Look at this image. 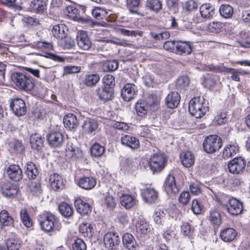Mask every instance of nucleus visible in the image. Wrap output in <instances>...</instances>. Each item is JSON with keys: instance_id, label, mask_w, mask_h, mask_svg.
Returning a JSON list of instances; mask_svg holds the SVG:
<instances>
[{"instance_id": "4c0bfd02", "label": "nucleus", "mask_w": 250, "mask_h": 250, "mask_svg": "<svg viewBox=\"0 0 250 250\" xmlns=\"http://www.w3.org/2000/svg\"><path fill=\"white\" fill-rule=\"evenodd\" d=\"M238 151V146L235 144H230L225 147L223 151L222 156L224 159H228L236 153Z\"/></svg>"}, {"instance_id": "4be33fe9", "label": "nucleus", "mask_w": 250, "mask_h": 250, "mask_svg": "<svg viewBox=\"0 0 250 250\" xmlns=\"http://www.w3.org/2000/svg\"><path fill=\"white\" fill-rule=\"evenodd\" d=\"M136 231L141 237L144 236L150 231V227L148 222L146 220H139L135 225Z\"/></svg>"}, {"instance_id": "338daca9", "label": "nucleus", "mask_w": 250, "mask_h": 250, "mask_svg": "<svg viewBox=\"0 0 250 250\" xmlns=\"http://www.w3.org/2000/svg\"><path fill=\"white\" fill-rule=\"evenodd\" d=\"M191 209L195 214H200L202 211V206L199 204L198 201L193 200L192 203Z\"/></svg>"}, {"instance_id": "a211bd4d", "label": "nucleus", "mask_w": 250, "mask_h": 250, "mask_svg": "<svg viewBox=\"0 0 250 250\" xmlns=\"http://www.w3.org/2000/svg\"><path fill=\"white\" fill-rule=\"evenodd\" d=\"M96 180L92 177L83 176L78 180V185L85 190H90L96 185Z\"/></svg>"}, {"instance_id": "e433bc0d", "label": "nucleus", "mask_w": 250, "mask_h": 250, "mask_svg": "<svg viewBox=\"0 0 250 250\" xmlns=\"http://www.w3.org/2000/svg\"><path fill=\"white\" fill-rule=\"evenodd\" d=\"M58 208L61 214L65 218H69L73 214V208L65 202L60 204L58 206Z\"/></svg>"}, {"instance_id": "5fc2aeb1", "label": "nucleus", "mask_w": 250, "mask_h": 250, "mask_svg": "<svg viewBox=\"0 0 250 250\" xmlns=\"http://www.w3.org/2000/svg\"><path fill=\"white\" fill-rule=\"evenodd\" d=\"M104 87H107L113 89L114 83V77L109 74L105 75L103 78Z\"/></svg>"}, {"instance_id": "cd10ccee", "label": "nucleus", "mask_w": 250, "mask_h": 250, "mask_svg": "<svg viewBox=\"0 0 250 250\" xmlns=\"http://www.w3.org/2000/svg\"><path fill=\"white\" fill-rule=\"evenodd\" d=\"M120 201L122 206L126 209L132 208L136 202L134 197L129 194H123L120 198Z\"/></svg>"}, {"instance_id": "dca6fc26", "label": "nucleus", "mask_w": 250, "mask_h": 250, "mask_svg": "<svg viewBox=\"0 0 250 250\" xmlns=\"http://www.w3.org/2000/svg\"><path fill=\"white\" fill-rule=\"evenodd\" d=\"M158 193L154 188H146L141 190V195L146 203L152 204L155 203L158 198Z\"/></svg>"}, {"instance_id": "49530a36", "label": "nucleus", "mask_w": 250, "mask_h": 250, "mask_svg": "<svg viewBox=\"0 0 250 250\" xmlns=\"http://www.w3.org/2000/svg\"><path fill=\"white\" fill-rule=\"evenodd\" d=\"M103 205L107 209L112 210L116 206V202L113 196L108 194L104 197Z\"/></svg>"}, {"instance_id": "052dcab7", "label": "nucleus", "mask_w": 250, "mask_h": 250, "mask_svg": "<svg viewBox=\"0 0 250 250\" xmlns=\"http://www.w3.org/2000/svg\"><path fill=\"white\" fill-rule=\"evenodd\" d=\"M190 199V195L188 191L182 192L179 197V202L183 205H187Z\"/></svg>"}, {"instance_id": "72a5a7b5", "label": "nucleus", "mask_w": 250, "mask_h": 250, "mask_svg": "<svg viewBox=\"0 0 250 250\" xmlns=\"http://www.w3.org/2000/svg\"><path fill=\"white\" fill-rule=\"evenodd\" d=\"M236 235L235 230L232 228H226L220 232V237L225 242H230L234 239Z\"/></svg>"}, {"instance_id": "4468645a", "label": "nucleus", "mask_w": 250, "mask_h": 250, "mask_svg": "<svg viewBox=\"0 0 250 250\" xmlns=\"http://www.w3.org/2000/svg\"><path fill=\"white\" fill-rule=\"evenodd\" d=\"M121 142L123 145L128 146L131 149H136L140 147L139 140L130 135L123 134Z\"/></svg>"}, {"instance_id": "c756f323", "label": "nucleus", "mask_w": 250, "mask_h": 250, "mask_svg": "<svg viewBox=\"0 0 250 250\" xmlns=\"http://www.w3.org/2000/svg\"><path fill=\"white\" fill-rule=\"evenodd\" d=\"M94 225L87 222L82 223L79 227L80 232L84 237L90 238L94 232Z\"/></svg>"}, {"instance_id": "c85d7f7f", "label": "nucleus", "mask_w": 250, "mask_h": 250, "mask_svg": "<svg viewBox=\"0 0 250 250\" xmlns=\"http://www.w3.org/2000/svg\"><path fill=\"white\" fill-rule=\"evenodd\" d=\"M182 165L186 167H190L194 163V157L189 151L183 152L180 155Z\"/></svg>"}, {"instance_id": "f3484780", "label": "nucleus", "mask_w": 250, "mask_h": 250, "mask_svg": "<svg viewBox=\"0 0 250 250\" xmlns=\"http://www.w3.org/2000/svg\"><path fill=\"white\" fill-rule=\"evenodd\" d=\"M9 177L15 181H19L22 178V171L20 167L16 165H11L7 169Z\"/></svg>"}, {"instance_id": "3c124183", "label": "nucleus", "mask_w": 250, "mask_h": 250, "mask_svg": "<svg viewBox=\"0 0 250 250\" xmlns=\"http://www.w3.org/2000/svg\"><path fill=\"white\" fill-rule=\"evenodd\" d=\"M21 241L17 239L9 238L6 241L8 250H18L21 246Z\"/></svg>"}, {"instance_id": "774afa93", "label": "nucleus", "mask_w": 250, "mask_h": 250, "mask_svg": "<svg viewBox=\"0 0 250 250\" xmlns=\"http://www.w3.org/2000/svg\"><path fill=\"white\" fill-rule=\"evenodd\" d=\"M201 184L198 183H194L190 186V190L191 193L195 195H198L201 193Z\"/></svg>"}, {"instance_id": "69168bd1", "label": "nucleus", "mask_w": 250, "mask_h": 250, "mask_svg": "<svg viewBox=\"0 0 250 250\" xmlns=\"http://www.w3.org/2000/svg\"><path fill=\"white\" fill-rule=\"evenodd\" d=\"M181 231L183 234L188 237H190L193 232L190 225L189 224H184L181 227Z\"/></svg>"}, {"instance_id": "6e6d98bb", "label": "nucleus", "mask_w": 250, "mask_h": 250, "mask_svg": "<svg viewBox=\"0 0 250 250\" xmlns=\"http://www.w3.org/2000/svg\"><path fill=\"white\" fill-rule=\"evenodd\" d=\"M33 46L34 48L41 49H45L47 50H51L53 48L52 44L50 42L42 41L35 42Z\"/></svg>"}, {"instance_id": "f704fd0d", "label": "nucleus", "mask_w": 250, "mask_h": 250, "mask_svg": "<svg viewBox=\"0 0 250 250\" xmlns=\"http://www.w3.org/2000/svg\"><path fill=\"white\" fill-rule=\"evenodd\" d=\"M66 29L63 24H57L53 27L52 33L53 36L58 39L65 38L66 34L65 30Z\"/></svg>"}, {"instance_id": "f03ea898", "label": "nucleus", "mask_w": 250, "mask_h": 250, "mask_svg": "<svg viewBox=\"0 0 250 250\" xmlns=\"http://www.w3.org/2000/svg\"><path fill=\"white\" fill-rule=\"evenodd\" d=\"M38 219L41 229L45 232L52 231L57 221V218L49 212L41 214Z\"/></svg>"}, {"instance_id": "603ef678", "label": "nucleus", "mask_w": 250, "mask_h": 250, "mask_svg": "<svg viewBox=\"0 0 250 250\" xmlns=\"http://www.w3.org/2000/svg\"><path fill=\"white\" fill-rule=\"evenodd\" d=\"M166 213L160 209H157L153 216L154 221L156 224L163 225Z\"/></svg>"}, {"instance_id": "8fccbe9b", "label": "nucleus", "mask_w": 250, "mask_h": 250, "mask_svg": "<svg viewBox=\"0 0 250 250\" xmlns=\"http://www.w3.org/2000/svg\"><path fill=\"white\" fill-rule=\"evenodd\" d=\"M20 216L23 224L27 228H30L32 225V222L29 217L27 209H21L20 212Z\"/></svg>"}, {"instance_id": "2f4dec72", "label": "nucleus", "mask_w": 250, "mask_h": 250, "mask_svg": "<svg viewBox=\"0 0 250 250\" xmlns=\"http://www.w3.org/2000/svg\"><path fill=\"white\" fill-rule=\"evenodd\" d=\"M191 52L190 45L185 42L177 41L175 52L177 54L182 55L183 54H189Z\"/></svg>"}, {"instance_id": "0eeeda50", "label": "nucleus", "mask_w": 250, "mask_h": 250, "mask_svg": "<svg viewBox=\"0 0 250 250\" xmlns=\"http://www.w3.org/2000/svg\"><path fill=\"white\" fill-rule=\"evenodd\" d=\"M49 145L53 147H59L62 146L64 141L63 134L59 131H52L46 136Z\"/></svg>"}, {"instance_id": "20e7f679", "label": "nucleus", "mask_w": 250, "mask_h": 250, "mask_svg": "<svg viewBox=\"0 0 250 250\" xmlns=\"http://www.w3.org/2000/svg\"><path fill=\"white\" fill-rule=\"evenodd\" d=\"M167 162V159L164 154H154L151 157L149 162L150 169L153 173H159L164 169Z\"/></svg>"}, {"instance_id": "39448f33", "label": "nucleus", "mask_w": 250, "mask_h": 250, "mask_svg": "<svg viewBox=\"0 0 250 250\" xmlns=\"http://www.w3.org/2000/svg\"><path fill=\"white\" fill-rule=\"evenodd\" d=\"M10 108L17 116H21L26 112V106L24 101L20 98L10 99Z\"/></svg>"}, {"instance_id": "e2e57ef3", "label": "nucleus", "mask_w": 250, "mask_h": 250, "mask_svg": "<svg viewBox=\"0 0 250 250\" xmlns=\"http://www.w3.org/2000/svg\"><path fill=\"white\" fill-rule=\"evenodd\" d=\"M118 62L116 60L108 61L105 64L104 67H106V70L113 71L118 67Z\"/></svg>"}, {"instance_id": "ea45409f", "label": "nucleus", "mask_w": 250, "mask_h": 250, "mask_svg": "<svg viewBox=\"0 0 250 250\" xmlns=\"http://www.w3.org/2000/svg\"><path fill=\"white\" fill-rule=\"evenodd\" d=\"M219 13L222 17L229 19L232 16L233 9L229 4H222L219 8Z\"/></svg>"}, {"instance_id": "9b49d317", "label": "nucleus", "mask_w": 250, "mask_h": 250, "mask_svg": "<svg viewBox=\"0 0 250 250\" xmlns=\"http://www.w3.org/2000/svg\"><path fill=\"white\" fill-rule=\"evenodd\" d=\"M163 188L167 194H176L179 191V188L176 185L174 176L170 174L167 177L163 185Z\"/></svg>"}, {"instance_id": "a18cd8bd", "label": "nucleus", "mask_w": 250, "mask_h": 250, "mask_svg": "<svg viewBox=\"0 0 250 250\" xmlns=\"http://www.w3.org/2000/svg\"><path fill=\"white\" fill-rule=\"evenodd\" d=\"M46 6L45 2L42 0H34L31 4V7L37 13L43 12Z\"/></svg>"}, {"instance_id": "bf43d9fd", "label": "nucleus", "mask_w": 250, "mask_h": 250, "mask_svg": "<svg viewBox=\"0 0 250 250\" xmlns=\"http://www.w3.org/2000/svg\"><path fill=\"white\" fill-rule=\"evenodd\" d=\"M189 79L187 76L180 77L176 81V85L180 88H184L188 86Z\"/></svg>"}, {"instance_id": "2eb2a0df", "label": "nucleus", "mask_w": 250, "mask_h": 250, "mask_svg": "<svg viewBox=\"0 0 250 250\" xmlns=\"http://www.w3.org/2000/svg\"><path fill=\"white\" fill-rule=\"evenodd\" d=\"M76 40L78 45L84 50H88L91 46V42L84 31H82L77 35Z\"/></svg>"}, {"instance_id": "473e14b6", "label": "nucleus", "mask_w": 250, "mask_h": 250, "mask_svg": "<svg viewBox=\"0 0 250 250\" xmlns=\"http://www.w3.org/2000/svg\"><path fill=\"white\" fill-rule=\"evenodd\" d=\"M66 10L69 17H72L74 19H77L79 21L86 23L90 21V19L88 18L79 17L78 16L79 10L73 5L67 6Z\"/></svg>"}, {"instance_id": "de8ad7c7", "label": "nucleus", "mask_w": 250, "mask_h": 250, "mask_svg": "<svg viewBox=\"0 0 250 250\" xmlns=\"http://www.w3.org/2000/svg\"><path fill=\"white\" fill-rule=\"evenodd\" d=\"M216 15L215 7L210 3H204V19H210Z\"/></svg>"}, {"instance_id": "b1692460", "label": "nucleus", "mask_w": 250, "mask_h": 250, "mask_svg": "<svg viewBox=\"0 0 250 250\" xmlns=\"http://www.w3.org/2000/svg\"><path fill=\"white\" fill-rule=\"evenodd\" d=\"M180 96L177 92H172L169 93L166 99L167 106L169 108H174L179 104Z\"/></svg>"}, {"instance_id": "864d4df0", "label": "nucleus", "mask_w": 250, "mask_h": 250, "mask_svg": "<svg viewBox=\"0 0 250 250\" xmlns=\"http://www.w3.org/2000/svg\"><path fill=\"white\" fill-rule=\"evenodd\" d=\"M92 14L96 19L100 20L103 19L107 14V12L103 8L95 7L92 10Z\"/></svg>"}, {"instance_id": "a878e982", "label": "nucleus", "mask_w": 250, "mask_h": 250, "mask_svg": "<svg viewBox=\"0 0 250 250\" xmlns=\"http://www.w3.org/2000/svg\"><path fill=\"white\" fill-rule=\"evenodd\" d=\"M30 143L33 149L39 150L43 146V138L40 134L35 133L31 136Z\"/></svg>"}, {"instance_id": "13d9d810", "label": "nucleus", "mask_w": 250, "mask_h": 250, "mask_svg": "<svg viewBox=\"0 0 250 250\" xmlns=\"http://www.w3.org/2000/svg\"><path fill=\"white\" fill-rule=\"evenodd\" d=\"M240 36L242 40L239 42L240 45L245 48L250 47V41L247 40L249 33L245 31H241L240 33Z\"/></svg>"}, {"instance_id": "c9c22d12", "label": "nucleus", "mask_w": 250, "mask_h": 250, "mask_svg": "<svg viewBox=\"0 0 250 250\" xmlns=\"http://www.w3.org/2000/svg\"><path fill=\"white\" fill-rule=\"evenodd\" d=\"M25 173L29 179H34L39 174V170L37 166L32 162H28L25 166Z\"/></svg>"}, {"instance_id": "a19ab883", "label": "nucleus", "mask_w": 250, "mask_h": 250, "mask_svg": "<svg viewBox=\"0 0 250 250\" xmlns=\"http://www.w3.org/2000/svg\"><path fill=\"white\" fill-rule=\"evenodd\" d=\"M0 222L3 226H9L13 224L14 219L9 215L8 211L2 210L0 212Z\"/></svg>"}, {"instance_id": "393cba45", "label": "nucleus", "mask_w": 250, "mask_h": 250, "mask_svg": "<svg viewBox=\"0 0 250 250\" xmlns=\"http://www.w3.org/2000/svg\"><path fill=\"white\" fill-rule=\"evenodd\" d=\"M63 124L65 128L69 130L75 129L78 125V120L75 115L69 113L63 118Z\"/></svg>"}, {"instance_id": "412c9836", "label": "nucleus", "mask_w": 250, "mask_h": 250, "mask_svg": "<svg viewBox=\"0 0 250 250\" xmlns=\"http://www.w3.org/2000/svg\"><path fill=\"white\" fill-rule=\"evenodd\" d=\"M74 206L77 211L82 215L88 214L91 212V206L81 198L75 200Z\"/></svg>"}, {"instance_id": "4d7b16f0", "label": "nucleus", "mask_w": 250, "mask_h": 250, "mask_svg": "<svg viewBox=\"0 0 250 250\" xmlns=\"http://www.w3.org/2000/svg\"><path fill=\"white\" fill-rule=\"evenodd\" d=\"M78 149L75 146H73L72 144H67L66 147V156L68 158H76V151Z\"/></svg>"}, {"instance_id": "ddd939ff", "label": "nucleus", "mask_w": 250, "mask_h": 250, "mask_svg": "<svg viewBox=\"0 0 250 250\" xmlns=\"http://www.w3.org/2000/svg\"><path fill=\"white\" fill-rule=\"evenodd\" d=\"M1 190L5 197L14 198L18 194L19 188L16 184L5 183L2 185Z\"/></svg>"}, {"instance_id": "58836bf2", "label": "nucleus", "mask_w": 250, "mask_h": 250, "mask_svg": "<svg viewBox=\"0 0 250 250\" xmlns=\"http://www.w3.org/2000/svg\"><path fill=\"white\" fill-rule=\"evenodd\" d=\"M146 6L151 11L158 13L162 8V1L161 0H146Z\"/></svg>"}, {"instance_id": "423d86ee", "label": "nucleus", "mask_w": 250, "mask_h": 250, "mask_svg": "<svg viewBox=\"0 0 250 250\" xmlns=\"http://www.w3.org/2000/svg\"><path fill=\"white\" fill-rule=\"evenodd\" d=\"M245 167L246 162L241 157L234 158L228 164L229 171L234 174L242 173L244 171Z\"/></svg>"}, {"instance_id": "f257e3e1", "label": "nucleus", "mask_w": 250, "mask_h": 250, "mask_svg": "<svg viewBox=\"0 0 250 250\" xmlns=\"http://www.w3.org/2000/svg\"><path fill=\"white\" fill-rule=\"evenodd\" d=\"M11 79L15 85L21 90L30 91L35 86L33 79L26 73L14 72L11 75Z\"/></svg>"}, {"instance_id": "5701e85b", "label": "nucleus", "mask_w": 250, "mask_h": 250, "mask_svg": "<svg viewBox=\"0 0 250 250\" xmlns=\"http://www.w3.org/2000/svg\"><path fill=\"white\" fill-rule=\"evenodd\" d=\"M98 127V124L97 122L91 119H86L83 121L82 125V128L84 132L89 134H95Z\"/></svg>"}, {"instance_id": "c03bdc74", "label": "nucleus", "mask_w": 250, "mask_h": 250, "mask_svg": "<svg viewBox=\"0 0 250 250\" xmlns=\"http://www.w3.org/2000/svg\"><path fill=\"white\" fill-rule=\"evenodd\" d=\"M135 109L138 116L143 117L147 112V106L146 103L143 100L138 101L135 105Z\"/></svg>"}, {"instance_id": "6ab92c4d", "label": "nucleus", "mask_w": 250, "mask_h": 250, "mask_svg": "<svg viewBox=\"0 0 250 250\" xmlns=\"http://www.w3.org/2000/svg\"><path fill=\"white\" fill-rule=\"evenodd\" d=\"M49 183L52 188L55 191H60L64 187L62 176L57 173H53L50 176Z\"/></svg>"}, {"instance_id": "6e6552de", "label": "nucleus", "mask_w": 250, "mask_h": 250, "mask_svg": "<svg viewBox=\"0 0 250 250\" xmlns=\"http://www.w3.org/2000/svg\"><path fill=\"white\" fill-rule=\"evenodd\" d=\"M202 107L203 103H200L197 98H194L189 102L188 110L191 115L197 119H201L203 115Z\"/></svg>"}, {"instance_id": "7ed1b4c3", "label": "nucleus", "mask_w": 250, "mask_h": 250, "mask_svg": "<svg viewBox=\"0 0 250 250\" xmlns=\"http://www.w3.org/2000/svg\"><path fill=\"white\" fill-rule=\"evenodd\" d=\"M222 146V139L218 135H209L204 140V151L208 153H213L218 150Z\"/></svg>"}, {"instance_id": "0e129e2a", "label": "nucleus", "mask_w": 250, "mask_h": 250, "mask_svg": "<svg viewBox=\"0 0 250 250\" xmlns=\"http://www.w3.org/2000/svg\"><path fill=\"white\" fill-rule=\"evenodd\" d=\"M121 32L123 34L128 36L136 37L139 36L142 37L143 32L141 31L128 30L125 29H122Z\"/></svg>"}, {"instance_id": "09e8293b", "label": "nucleus", "mask_w": 250, "mask_h": 250, "mask_svg": "<svg viewBox=\"0 0 250 250\" xmlns=\"http://www.w3.org/2000/svg\"><path fill=\"white\" fill-rule=\"evenodd\" d=\"M209 218L210 222L214 225L219 226L221 224L220 214L216 209L210 211Z\"/></svg>"}, {"instance_id": "7c9ffc66", "label": "nucleus", "mask_w": 250, "mask_h": 250, "mask_svg": "<svg viewBox=\"0 0 250 250\" xmlns=\"http://www.w3.org/2000/svg\"><path fill=\"white\" fill-rule=\"evenodd\" d=\"M224 24L218 21H212L207 25L206 30L212 34H216L223 32Z\"/></svg>"}, {"instance_id": "680f3d73", "label": "nucleus", "mask_w": 250, "mask_h": 250, "mask_svg": "<svg viewBox=\"0 0 250 250\" xmlns=\"http://www.w3.org/2000/svg\"><path fill=\"white\" fill-rule=\"evenodd\" d=\"M73 250H86V246L83 240L77 239L72 246Z\"/></svg>"}, {"instance_id": "aec40b11", "label": "nucleus", "mask_w": 250, "mask_h": 250, "mask_svg": "<svg viewBox=\"0 0 250 250\" xmlns=\"http://www.w3.org/2000/svg\"><path fill=\"white\" fill-rule=\"evenodd\" d=\"M97 95L101 101L105 103L113 98V89L107 87H102L97 90Z\"/></svg>"}, {"instance_id": "bb28decb", "label": "nucleus", "mask_w": 250, "mask_h": 250, "mask_svg": "<svg viewBox=\"0 0 250 250\" xmlns=\"http://www.w3.org/2000/svg\"><path fill=\"white\" fill-rule=\"evenodd\" d=\"M123 243L125 247L128 250H134L136 242L134 236L130 233H126L123 236Z\"/></svg>"}, {"instance_id": "9d476101", "label": "nucleus", "mask_w": 250, "mask_h": 250, "mask_svg": "<svg viewBox=\"0 0 250 250\" xmlns=\"http://www.w3.org/2000/svg\"><path fill=\"white\" fill-rule=\"evenodd\" d=\"M137 92L136 86L128 83L126 84L121 90V96L125 101H129L133 99Z\"/></svg>"}, {"instance_id": "1a4fd4ad", "label": "nucleus", "mask_w": 250, "mask_h": 250, "mask_svg": "<svg viewBox=\"0 0 250 250\" xmlns=\"http://www.w3.org/2000/svg\"><path fill=\"white\" fill-rule=\"evenodd\" d=\"M104 242L105 247L108 250H113L116 249L120 242L119 236L115 233H106L104 238Z\"/></svg>"}, {"instance_id": "f8f14e48", "label": "nucleus", "mask_w": 250, "mask_h": 250, "mask_svg": "<svg viewBox=\"0 0 250 250\" xmlns=\"http://www.w3.org/2000/svg\"><path fill=\"white\" fill-rule=\"evenodd\" d=\"M227 209L230 214L237 215L241 213L243 210L242 203L237 199L231 198L229 200Z\"/></svg>"}, {"instance_id": "79ce46f5", "label": "nucleus", "mask_w": 250, "mask_h": 250, "mask_svg": "<svg viewBox=\"0 0 250 250\" xmlns=\"http://www.w3.org/2000/svg\"><path fill=\"white\" fill-rule=\"evenodd\" d=\"M100 80V77L97 74L86 75L84 80V84L87 86L95 85Z\"/></svg>"}, {"instance_id": "37998d69", "label": "nucleus", "mask_w": 250, "mask_h": 250, "mask_svg": "<svg viewBox=\"0 0 250 250\" xmlns=\"http://www.w3.org/2000/svg\"><path fill=\"white\" fill-rule=\"evenodd\" d=\"M104 147L97 143L93 145L90 149L91 156L94 157L101 156L104 153Z\"/></svg>"}]
</instances>
